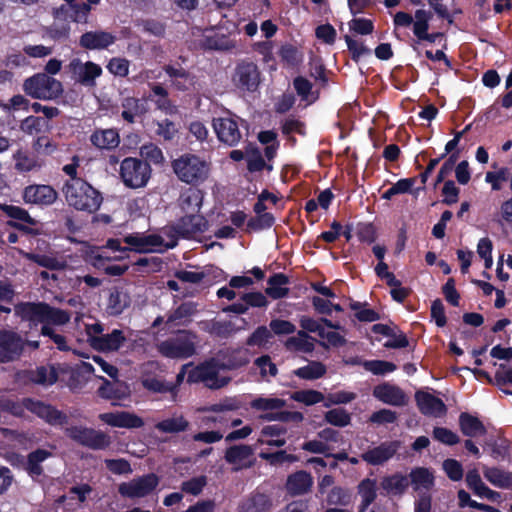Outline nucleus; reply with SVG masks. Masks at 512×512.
I'll return each instance as SVG.
<instances>
[{
    "label": "nucleus",
    "mask_w": 512,
    "mask_h": 512,
    "mask_svg": "<svg viewBox=\"0 0 512 512\" xmlns=\"http://www.w3.org/2000/svg\"><path fill=\"white\" fill-rule=\"evenodd\" d=\"M50 455H51L50 452L43 450V449H38L34 452H31L28 455V460H27V465H26V469H27L28 473L31 476L41 475L43 472L41 463L43 461H45Z\"/></svg>",
    "instance_id": "8fccbe9b"
},
{
    "label": "nucleus",
    "mask_w": 512,
    "mask_h": 512,
    "mask_svg": "<svg viewBox=\"0 0 512 512\" xmlns=\"http://www.w3.org/2000/svg\"><path fill=\"white\" fill-rule=\"evenodd\" d=\"M71 79L84 87H95L96 80L102 75V68L92 61H83L73 58L67 65Z\"/></svg>",
    "instance_id": "9d476101"
},
{
    "label": "nucleus",
    "mask_w": 512,
    "mask_h": 512,
    "mask_svg": "<svg viewBox=\"0 0 512 512\" xmlns=\"http://www.w3.org/2000/svg\"><path fill=\"white\" fill-rule=\"evenodd\" d=\"M25 347V339L13 330H0V363L18 360Z\"/></svg>",
    "instance_id": "f8f14e48"
},
{
    "label": "nucleus",
    "mask_w": 512,
    "mask_h": 512,
    "mask_svg": "<svg viewBox=\"0 0 512 512\" xmlns=\"http://www.w3.org/2000/svg\"><path fill=\"white\" fill-rule=\"evenodd\" d=\"M63 371L60 366L46 365L29 371V380L42 386H50L58 380L59 372Z\"/></svg>",
    "instance_id": "cd10ccee"
},
{
    "label": "nucleus",
    "mask_w": 512,
    "mask_h": 512,
    "mask_svg": "<svg viewBox=\"0 0 512 512\" xmlns=\"http://www.w3.org/2000/svg\"><path fill=\"white\" fill-rule=\"evenodd\" d=\"M286 433V428L279 425H267L262 428L258 438L259 444H267L269 446L281 447L286 443L283 435Z\"/></svg>",
    "instance_id": "f704fd0d"
},
{
    "label": "nucleus",
    "mask_w": 512,
    "mask_h": 512,
    "mask_svg": "<svg viewBox=\"0 0 512 512\" xmlns=\"http://www.w3.org/2000/svg\"><path fill=\"white\" fill-rule=\"evenodd\" d=\"M172 168L179 180L187 184H198L209 175V164L198 156L186 154L172 162Z\"/></svg>",
    "instance_id": "39448f33"
},
{
    "label": "nucleus",
    "mask_w": 512,
    "mask_h": 512,
    "mask_svg": "<svg viewBox=\"0 0 512 512\" xmlns=\"http://www.w3.org/2000/svg\"><path fill=\"white\" fill-rule=\"evenodd\" d=\"M246 158L248 162V169L250 171H260L265 166V161L262 158L260 151L252 146L246 148Z\"/></svg>",
    "instance_id": "338daca9"
},
{
    "label": "nucleus",
    "mask_w": 512,
    "mask_h": 512,
    "mask_svg": "<svg viewBox=\"0 0 512 512\" xmlns=\"http://www.w3.org/2000/svg\"><path fill=\"white\" fill-rule=\"evenodd\" d=\"M409 485L407 476L400 473L385 476L382 478L380 486L388 495H402Z\"/></svg>",
    "instance_id": "c9c22d12"
},
{
    "label": "nucleus",
    "mask_w": 512,
    "mask_h": 512,
    "mask_svg": "<svg viewBox=\"0 0 512 512\" xmlns=\"http://www.w3.org/2000/svg\"><path fill=\"white\" fill-rule=\"evenodd\" d=\"M415 400L420 412L427 416L440 417L446 413V405L444 402L424 391H417L415 394Z\"/></svg>",
    "instance_id": "5701e85b"
},
{
    "label": "nucleus",
    "mask_w": 512,
    "mask_h": 512,
    "mask_svg": "<svg viewBox=\"0 0 512 512\" xmlns=\"http://www.w3.org/2000/svg\"><path fill=\"white\" fill-rule=\"evenodd\" d=\"M326 373L324 364L318 361H311L308 365L298 368L294 374L304 380H315L323 377Z\"/></svg>",
    "instance_id": "09e8293b"
},
{
    "label": "nucleus",
    "mask_w": 512,
    "mask_h": 512,
    "mask_svg": "<svg viewBox=\"0 0 512 512\" xmlns=\"http://www.w3.org/2000/svg\"><path fill=\"white\" fill-rule=\"evenodd\" d=\"M22 197L27 204L48 206L57 200L58 193L50 185L34 184L25 187Z\"/></svg>",
    "instance_id": "2eb2a0df"
},
{
    "label": "nucleus",
    "mask_w": 512,
    "mask_h": 512,
    "mask_svg": "<svg viewBox=\"0 0 512 512\" xmlns=\"http://www.w3.org/2000/svg\"><path fill=\"white\" fill-rule=\"evenodd\" d=\"M121 106L123 108L121 116L128 123H134L137 116L146 112L143 103L135 97L124 98Z\"/></svg>",
    "instance_id": "79ce46f5"
},
{
    "label": "nucleus",
    "mask_w": 512,
    "mask_h": 512,
    "mask_svg": "<svg viewBox=\"0 0 512 512\" xmlns=\"http://www.w3.org/2000/svg\"><path fill=\"white\" fill-rule=\"evenodd\" d=\"M279 55L288 66H296L303 60V55L292 45H284L279 51Z\"/></svg>",
    "instance_id": "052dcab7"
},
{
    "label": "nucleus",
    "mask_w": 512,
    "mask_h": 512,
    "mask_svg": "<svg viewBox=\"0 0 512 512\" xmlns=\"http://www.w3.org/2000/svg\"><path fill=\"white\" fill-rule=\"evenodd\" d=\"M224 370L219 358L204 361L190 369L188 383H202L205 387L217 390L225 387L231 378L220 375Z\"/></svg>",
    "instance_id": "20e7f679"
},
{
    "label": "nucleus",
    "mask_w": 512,
    "mask_h": 512,
    "mask_svg": "<svg viewBox=\"0 0 512 512\" xmlns=\"http://www.w3.org/2000/svg\"><path fill=\"white\" fill-rule=\"evenodd\" d=\"M459 427L464 436L476 438L487 433L484 424L476 417L467 412L459 415Z\"/></svg>",
    "instance_id": "c756f323"
},
{
    "label": "nucleus",
    "mask_w": 512,
    "mask_h": 512,
    "mask_svg": "<svg viewBox=\"0 0 512 512\" xmlns=\"http://www.w3.org/2000/svg\"><path fill=\"white\" fill-rule=\"evenodd\" d=\"M158 483L159 478L155 474L150 473L119 484L118 492L126 498H143L152 493Z\"/></svg>",
    "instance_id": "9b49d317"
},
{
    "label": "nucleus",
    "mask_w": 512,
    "mask_h": 512,
    "mask_svg": "<svg viewBox=\"0 0 512 512\" xmlns=\"http://www.w3.org/2000/svg\"><path fill=\"white\" fill-rule=\"evenodd\" d=\"M63 194L67 204L79 211L94 213L102 203L101 194L81 178L69 179L63 187Z\"/></svg>",
    "instance_id": "f257e3e1"
},
{
    "label": "nucleus",
    "mask_w": 512,
    "mask_h": 512,
    "mask_svg": "<svg viewBox=\"0 0 512 512\" xmlns=\"http://www.w3.org/2000/svg\"><path fill=\"white\" fill-rule=\"evenodd\" d=\"M250 362V354L247 349H235L227 353L221 364L224 370H234L247 365Z\"/></svg>",
    "instance_id": "a19ab883"
},
{
    "label": "nucleus",
    "mask_w": 512,
    "mask_h": 512,
    "mask_svg": "<svg viewBox=\"0 0 512 512\" xmlns=\"http://www.w3.org/2000/svg\"><path fill=\"white\" fill-rule=\"evenodd\" d=\"M483 475L493 486L500 489L512 488V472L497 467L483 466Z\"/></svg>",
    "instance_id": "473e14b6"
},
{
    "label": "nucleus",
    "mask_w": 512,
    "mask_h": 512,
    "mask_svg": "<svg viewBox=\"0 0 512 512\" xmlns=\"http://www.w3.org/2000/svg\"><path fill=\"white\" fill-rule=\"evenodd\" d=\"M120 176L127 187L142 188L147 185L151 177V168L147 162L128 157L121 162Z\"/></svg>",
    "instance_id": "6e6552de"
},
{
    "label": "nucleus",
    "mask_w": 512,
    "mask_h": 512,
    "mask_svg": "<svg viewBox=\"0 0 512 512\" xmlns=\"http://www.w3.org/2000/svg\"><path fill=\"white\" fill-rule=\"evenodd\" d=\"M286 402L283 399L276 397H257L250 402V407L256 411H261L263 414L268 412H279Z\"/></svg>",
    "instance_id": "37998d69"
},
{
    "label": "nucleus",
    "mask_w": 512,
    "mask_h": 512,
    "mask_svg": "<svg viewBox=\"0 0 512 512\" xmlns=\"http://www.w3.org/2000/svg\"><path fill=\"white\" fill-rule=\"evenodd\" d=\"M123 242L128 245V250L137 253L164 252L177 244L174 237L166 241L161 235L143 233L129 234L123 238Z\"/></svg>",
    "instance_id": "0eeeda50"
},
{
    "label": "nucleus",
    "mask_w": 512,
    "mask_h": 512,
    "mask_svg": "<svg viewBox=\"0 0 512 512\" xmlns=\"http://www.w3.org/2000/svg\"><path fill=\"white\" fill-rule=\"evenodd\" d=\"M69 4V7L73 11L72 19L74 22L87 23L88 15L91 10V6L85 2L79 0H64Z\"/></svg>",
    "instance_id": "5fc2aeb1"
},
{
    "label": "nucleus",
    "mask_w": 512,
    "mask_h": 512,
    "mask_svg": "<svg viewBox=\"0 0 512 512\" xmlns=\"http://www.w3.org/2000/svg\"><path fill=\"white\" fill-rule=\"evenodd\" d=\"M23 91L30 97L40 100H55L64 92L63 84L46 73H36L24 80Z\"/></svg>",
    "instance_id": "7ed1b4c3"
},
{
    "label": "nucleus",
    "mask_w": 512,
    "mask_h": 512,
    "mask_svg": "<svg viewBox=\"0 0 512 512\" xmlns=\"http://www.w3.org/2000/svg\"><path fill=\"white\" fill-rule=\"evenodd\" d=\"M356 399V394L348 391H337L334 393H329L325 396V407H330L332 405L339 404H347Z\"/></svg>",
    "instance_id": "69168bd1"
},
{
    "label": "nucleus",
    "mask_w": 512,
    "mask_h": 512,
    "mask_svg": "<svg viewBox=\"0 0 512 512\" xmlns=\"http://www.w3.org/2000/svg\"><path fill=\"white\" fill-rule=\"evenodd\" d=\"M6 409L16 416H22L26 409L52 426H62L68 423V416L64 412L51 404L31 398H25L20 403H8Z\"/></svg>",
    "instance_id": "f03ea898"
},
{
    "label": "nucleus",
    "mask_w": 512,
    "mask_h": 512,
    "mask_svg": "<svg viewBox=\"0 0 512 512\" xmlns=\"http://www.w3.org/2000/svg\"><path fill=\"white\" fill-rule=\"evenodd\" d=\"M14 169L19 173H27L40 168L38 159L26 149L19 148L12 154Z\"/></svg>",
    "instance_id": "72a5a7b5"
},
{
    "label": "nucleus",
    "mask_w": 512,
    "mask_h": 512,
    "mask_svg": "<svg viewBox=\"0 0 512 512\" xmlns=\"http://www.w3.org/2000/svg\"><path fill=\"white\" fill-rule=\"evenodd\" d=\"M253 449L249 445H234L225 452V460L238 471L250 468L254 464Z\"/></svg>",
    "instance_id": "6ab92c4d"
},
{
    "label": "nucleus",
    "mask_w": 512,
    "mask_h": 512,
    "mask_svg": "<svg viewBox=\"0 0 512 512\" xmlns=\"http://www.w3.org/2000/svg\"><path fill=\"white\" fill-rule=\"evenodd\" d=\"M312 484V476L308 472L300 470L287 478L286 490L293 496L303 495L310 491Z\"/></svg>",
    "instance_id": "a878e982"
},
{
    "label": "nucleus",
    "mask_w": 512,
    "mask_h": 512,
    "mask_svg": "<svg viewBox=\"0 0 512 512\" xmlns=\"http://www.w3.org/2000/svg\"><path fill=\"white\" fill-rule=\"evenodd\" d=\"M350 497L348 490L336 486L327 493L326 501L330 505H347L350 502Z\"/></svg>",
    "instance_id": "0e129e2a"
},
{
    "label": "nucleus",
    "mask_w": 512,
    "mask_h": 512,
    "mask_svg": "<svg viewBox=\"0 0 512 512\" xmlns=\"http://www.w3.org/2000/svg\"><path fill=\"white\" fill-rule=\"evenodd\" d=\"M352 310L355 311V317L362 322H374L380 318L379 314L367 307L366 304L353 302L350 304Z\"/></svg>",
    "instance_id": "bf43d9fd"
},
{
    "label": "nucleus",
    "mask_w": 512,
    "mask_h": 512,
    "mask_svg": "<svg viewBox=\"0 0 512 512\" xmlns=\"http://www.w3.org/2000/svg\"><path fill=\"white\" fill-rule=\"evenodd\" d=\"M378 485L376 479L365 478L357 486V493L361 498L359 512H365L377 498Z\"/></svg>",
    "instance_id": "2f4dec72"
},
{
    "label": "nucleus",
    "mask_w": 512,
    "mask_h": 512,
    "mask_svg": "<svg viewBox=\"0 0 512 512\" xmlns=\"http://www.w3.org/2000/svg\"><path fill=\"white\" fill-rule=\"evenodd\" d=\"M190 426L189 421L183 415H173L155 425V428L162 433H180L186 431Z\"/></svg>",
    "instance_id": "ea45409f"
},
{
    "label": "nucleus",
    "mask_w": 512,
    "mask_h": 512,
    "mask_svg": "<svg viewBox=\"0 0 512 512\" xmlns=\"http://www.w3.org/2000/svg\"><path fill=\"white\" fill-rule=\"evenodd\" d=\"M90 141L99 149L111 150L119 145L120 136L117 130L112 128L98 129L91 134Z\"/></svg>",
    "instance_id": "c85d7f7f"
},
{
    "label": "nucleus",
    "mask_w": 512,
    "mask_h": 512,
    "mask_svg": "<svg viewBox=\"0 0 512 512\" xmlns=\"http://www.w3.org/2000/svg\"><path fill=\"white\" fill-rule=\"evenodd\" d=\"M213 128L219 141L228 146L236 145L241 139V132L239 130V126L233 118H214Z\"/></svg>",
    "instance_id": "dca6fc26"
},
{
    "label": "nucleus",
    "mask_w": 512,
    "mask_h": 512,
    "mask_svg": "<svg viewBox=\"0 0 512 512\" xmlns=\"http://www.w3.org/2000/svg\"><path fill=\"white\" fill-rule=\"evenodd\" d=\"M203 202V192L196 188L186 189L179 198V206L185 215L199 214Z\"/></svg>",
    "instance_id": "bb28decb"
},
{
    "label": "nucleus",
    "mask_w": 512,
    "mask_h": 512,
    "mask_svg": "<svg viewBox=\"0 0 512 512\" xmlns=\"http://www.w3.org/2000/svg\"><path fill=\"white\" fill-rule=\"evenodd\" d=\"M130 304V297L125 291L114 288L110 291L107 311L110 315L121 314Z\"/></svg>",
    "instance_id": "4c0bfd02"
},
{
    "label": "nucleus",
    "mask_w": 512,
    "mask_h": 512,
    "mask_svg": "<svg viewBox=\"0 0 512 512\" xmlns=\"http://www.w3.org/2000/svg\"><path fill=\"white\" fill-rule=\"evenodd\" d=\"M47 306L48 304L46 303L27 302L16 305L14 310L15 314L21 317L23 320L45 324Z\"/></svg>",
    "instance_id": "393cba45"
},
{
    "label": "nucleus",
    "mask_w": 512,
    "mask_h": 512,
    "mask_svg": "<svg viewBox=\"0 0 512 512\" xmlns=\"http://www.w3.org/2000/svg\"><path fill=\"white\" fill-rule=\"evenodd\" d=\"M116 36L104 30H94L84 33L79 39V45L88 50H104L113 45Z\"/></svg>",
    "instance_id": "aec40b11"
},
{
    "label": "nucleus",
    "mask_w": 512,
    "mask_h": 512,
    "mask_svg": "<svg viewBox=\"0 0 512 512\" xmlns=\"http://www.w3.org/2000/svg\"><path fill=\"white\" fill-rule=\"evenodd\" d=\"M99 418L106 424L120 428H140L144 425L143 420L130 412L103 413Z\"/></svg>",
    "instance_id": "b1692460"
},
{
    "label": "nucleus",
    "mask_w": 512,
    "mask_h": 512,
    "mask_svg": "<svg viewBox=\"0 0 512 512\" xmlns=\"http://www.w3.org/2000/svg\"><path fill=\"white\" fill-rule=\"evenodd\" d=\"M292 399L305 405H314L325 401V396L316 390H301L292 394Z\"/></svg>",
    "instance_id": "13d9d810"
},
{
    "label": "nucleus",
    "mask_w": 512,
    "mask_h": 512,
    "mask_svg": "<svg viewBox=\"0 0 512 512\" xmlns=\"http://www.w3.org/2000/svg\"><path fill=\"white\" fill-rule=\"evenodd\" d=\"M70 319L71 315L68 312L49 305L47 306L45 325L50 326V324H53L62 326L67 324Z\"/></svg>",
    "instance_id": "6e6d98bb"
},
{
    "label": "nucleus",
    "mask_w": 512,
    "mask_h": 512,
    "mask_svg": "<svg viewBox=\"0 0 512 512\" xmlns=\"http://www.w3.org/2000/svg\"><path fill=\"white\" fill-rule=\"evenodd\" d=\"M0 209L11 218V220L7 222L10 227L28 234H39L38 229L35 228L38 225V221L31 217L24 208L15 205L1 204Z\"/></svg>",
    "instance_id": "ddd939ff"
},
{
    "label": "nucleus",
    "mask_w": 512,
    "mask_h": 512,
    "mask_svg": "<svg viewBox=\"0 0 512 512\" xmlns=\"http://www.w3.org/2000/svg\"><path fill=\"white\" fill-rule=\"evenodd\" d=\"M287 283L288 278L286 275L282 273L275 274L269 278L268 287L266 288L265 292L273 299L285 297L289 291L286 287Z\"/></svg>",
    "instance_id": "c03bdc74"
},
{
    "label": "nucleus",
    "mask_w": 512,
    "mask_h": 512,
    "mask_svg": "<svg viewBox=\"0 0 512 512\" xmlns=\"http://www.w3.org/2000/svg\"><path fill=\"white\" fill-rule=\"evenodd\" d=\"M208 228L207 220L200 214L185 215L174 226V232L184 238H194Z\"/></svg>",
    "instance_id": "f3484780"
},
{
    "label": "nucleus",
    "mask_w": 512,
    "mask_h": 512,
    "mask_svg": "<svg viewBox=\"0 0 512 512\" xmlns=\"http://www.w3.org/2000/svg\"><path fill=\"white\" fill-rule=\"evenodd\" d=\"M43 119L35 116H28L20 123V130L28 135L39 133L43 127Z\"/></svg>",
    "instance_id": "774afa93"
},
{
    "label": "nucleus",
    "mask_w": 512,
    "mask_h": 512,
    "mask_svg": "<svg viewBox=\"0 0 512 512\" xmlns=\"http://www.w3.org/2000/svg\"><path fill=\"white\" fill-rule=\"evenodd\" d=\"M272 338L271 331L266 326H259L247 339L250 347L266 348Z\"/></svg>",
    "instance_id": "3c124183"
},
{
    "label": "nucleus",
    "mask_w": 512,
    "mask_h": 512,
    "mask_svg": "<svg viewBox=\"0 0 512 512\" xmlns=\"http://www.w3.org/2000/svg\"><path fill=\"white\" fill-rule=\"evenodd\" d=\"M324 420L337 427H346L351 422V415L343 408H334L324 414Z\"/></svg>",
    "instance_id": "603ef678"
},
{
    "label": "nucleus",
    "mask_w": 512,
    "mask_h": 512,
    "mask_svg": "<svg viewBox=\"0 0 512 512\" xmlns=\"http://www.w3.org/2000/svg\"><path fill=\"white\" fill-rule=\"evenodd\" d=\"M197 312V305L194 302L182 303L177 309L171 312L166 320L167 324H183Z\"/></svg>",
    "instance_id": "49530a36"
},
{
    "label": "nucleus",
    "mask_w": 512,
    "mask_h": 512,
    "mask_svg": "<svg viewBox=\"0 0 512 512\" xmlns=\"http://www.w3.org/2000/svg\"><path fill=\"white\" fill-rule=\"evenodd\" d=\"M399 442H383L379 446L368 449L361 458L370 465H381L391 459L399 448Z\"/></svg>",
    "instance_id": "412c9836"
},
{
    "label": "nucleus",
    "mask_w": 512,
    "mask_h": 512,
    "mask_svg": "<svg viewBox=\"0 0 512 512\" xmlns=\"http://www.w3.org/2000/svg\"><path fill=\"white\" fill-rule=\"evenodd\" d=\"M98 393L105 399L120 400L126 398L130 391L128 386L124 383L104 380L103 384L98 389Z\"/></svg>",
    "instance_id": "e433bc0d"
},
{
    "label": "nucleus",
    "mask_w": 512,
    "mask_h": 512,
    "mask_svg": "<svg viewBox=\"0 0 512 512\" xmlns=\"http://www.w3.org/2000/svg\"><path fill=\"white\" fill-rule=\"evenodd\" d=\"M234 84L241 90L255 91L261 82V73L253 62L243 61L235 69Z\"/></svg>",
    "instance_id": "4468645a"
},
{
    "label": "nucleus",
    "mask_w": 512,
    "mask_h": 512,
    "mask_svg": "<svg viewBox=\"0 0 512 512\" xmlns=\"http://www.w3.org/2000/svg\"><path fill=\"white\" fill-rule=\"evenodd\" d=\"M130 62L126 58L114 57L107 64V70L118 77H126L129 73Z\"/></svg>",
    "instance_id": "680f3d73"
},
{
    "label": "nucleus",
    "mask_w": 512,
    "mask_h": 512,
    "mask_svg": "<svg viewBox=\"0 0 512 512\" xmlns=\"http://www.w3.org/2000/svg\"><path fill=\"white\" fill-rule=\"evenodd\" d=\"M140 155L146 161L154 164H161L164 162V156L159 147L153 143H148L140 148Z\"/></svg>",
    "instance_id": "e2e57ef3"
},
{
    "label": "nucleus",
    "mask_w": 512,
    "mask_h": 512,
    "mask_svg": "<svg viewBox=\"0 0 512 512\" xmlns=\"http://www.w3.org/2000/svg\"><path fill=\"white\" fill-rule=\"evenodd\" d=\"M207 483L208 479L205 475L196 476L182 482L181 490L187 494L197 496L202 492Z\"/></svg>",
    "instance_id": "4d7b16f0"
},
{
    "label": "nucleus",
    "mask_w": 512,
    "mask_h": 512,
    "mask_svg": "<svg viewBox=\"0 0 512 512\" xmlns=\"http://www.w3.org/2000/svg\"><path fill=\"white\" fill-rule=\"evenodd\" d=\"M373 396L385 404L392 406H404L408 403V397L398 386L385 383L374 387Z\"/></svg>",
    "instance_id": "4be33fe9"
},
{
    "label": "nucleus",
    "mask_w": 512,
    "mask_h": 512,
    "mask_svg": "<svg viewBox=\"0 0 512 512\" xmlns=\"http://www.w3.org/2000/svg\"><path fill=\"white\" fill-rule=\"evenodd\" d=\"M265 421H280V422H295L299 423L303 421L304 416L302 413L297 411H280L279 412H268L260 416Z\"/></svg>",
    "instance_id": "864d4df0"
},
{
    "label": "nucleus",
    "mask_w": 512,
    "mask_h": 512,
    "mask_svg": "<svg viewBox=\"0 0 512 512\" xmlns=\"http://www.w3.org/2000/svg\"><path fill=\"white\" fill-rule=\"evenodd\" d=\"M273 507L272 497L256 490L239 502L237 512H271Z\"/></svg>",
    "instance_id": "a211bd4d"
},
{
    "label": "nucleus",
    "mask_w": 512,
    "mask_h": 512,
    "mask_svg": "<svg viewBox=\"0 0 512 512\" xmlns=\"http://www.w3.org/2000/svg\"><path fill=\"white\" fill-rule=\"evenodd\" d=\"M22 254L26 259L50 270H64L67 266L65 260L51 255H40L26 252H23Z\"/></svg>",
    "instance_id": "a18cd8bd"
},
{
    "label": "nucleus",
    "mask_w": 512,
    "mask_h": 512,
    "mask_svg": "<svg viewBox=\"0 0 512 512\" xmlns=\"http://www.w3.org/2000/svg\"><path fill=\"white\" fill-rule=\"evenodd\" d=\"M125 341L126 337L123 331L115 329L109 334L96 336V338L92 340V346L102 351H116Z\"/></svg>",
    "instance_id": "7c9ffc66"
},
{
    "label": "nucleus",
    "mask_w": 512,
    "mask_h": 512,
    "mask_svg": "<svg viewBox=\"0 0 512 512\" xmlns=\"http://www.w3.org/2000/svg\"><path fill=\"white\" fill-rule=\"evenodd\" d=\"M65 434L78 444L94 450L105 449L111 444V438L109 435L88 427H67L65 429Z\"/></svg>",
    "instance_id": "1a4fd4ad"
},
{
    "label": "nucleus",
    "mask_w": 512,
    "mask_h": 512,
    "mask_svg": "<svg viewBox=\"0 0 512 512\" xmlns=\"http://www.w3.org/2000/svg\"><path fill=\"white\" fill-rule=\"evenodd\" d=\"M410 480L415 490H428L433 485L434 477L428 469L419 467L411 471Z\"/></svg>",
    "instance_id": "de8ad7c7"
},
{
    "label": "nucleus",
    "mask_w": 512,
    "mask_h": 512,
    "mask_svg": "<svg viewBox=\"0 0 512 512\" xmlns=\"http://www.w3.org/2000/svg\"><path fill=\"white\" fill-rule=\"evenodd\" d=\"M198 337L190 331H182L157 345L161 355L171 359H186L196 354Z\"/></svg>",
    "instance_id": "423d86ee"
},
{
    "label": "nucleus",
    "mask_w": 512,
    "mask_h": 512,
    "mask_svg": "<svg viewBox=\"0 0 512 512\" xmlns=\"http://www.w3.org/2000/svg\"><path fill=\"white\" fill-rule=\"evenodd\" d=\"M313 338L305 331H298L295 336L288 338L285 347L289 351L311 353L314 350Z\"/></svg>",
    "instance_id": "58836bf2"
}]
</instances>
